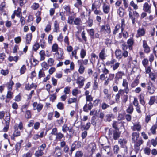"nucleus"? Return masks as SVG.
Masks as SVG:
<instances>
[{"mask_svg": "<svg viewBox=\"0 0 157 157\" xmlns=\"http://www.w3.org/2000/svg\"><path fill=\"white\" fill-rule=\"evenodd\" d=\"M117 13L121 17H123L124 15V9L121 7L119 8L117 10Z\"/></svg>", "mask_w": 157, "mask_h": 157, "instance_id": "b1692460", "label": "nucleus"}, {"mask_svg": "<svg viewBox=\"0 0 157 157\" xmlns=\"http://www.w3.org/2000/svg\"><path fill=\"white\" fill-rule=\"evenodd\" d=\"M80 55L81 58H84L86 55V51L83 49H82L81 50Z\"/></svg>", "mask_w": 157, "mask_h": 157, "instance_id": "de8ad7c7", "label": "nucleus"}, {"mask_svg": "<svg viewBox=\"0 0 157 157\" xmlns=\"http://www.w3.org/2000/svg\"><path fill=\"white\" fill-rule=\"evenodd\" d=\"M145 33V31L144 28H139L138 30V37L144 36Z\"/></svg>", "mask_w": 157, "mask_h": 157, "instance_id": "5701e85b", "label": "nucleus"}, {"mask_svg": "<svg viewBox=\"0 0 157 157\" xmlns=\"http://www.w3.org/2000/svg\"><path fill=\"white\" fill-rule=\"evenodd\" d=\"M120 28V25L119 24H117L114 28V30L113 31V35L115 36L116 33L118 32Z\"/></svg>", "mask_w": 157, "mask_h": 157, "instance_id": "bb28decb", "label": "nucleus"}, {"mask_svg": "<svg viewBox=\"0 0 157 157\" xmlns=\"http://www.w3.org/2000/svg\"><path fill=\"white\" fill-rule=\"evenodd\" d=\"M59 31V24L58 23L57 21L56 20L54 21L53 32H58Z\"/></svg>", "mask_w": 157, "mask_h": 157, "instance_id": "aec40b11", "label": "nucleus"}, {"mask_svg": "<svg viewBox=\"0 0 157 157\" xmlns=\"http://www.w3.org/2000/svg\"><path fill=\"white\" fill-rule=\"evenodd\" d=\"M83 153L81 151H78L76 152L75 155V157H82Z\"/></svg>", "mask_w": 157, "mask_h": 157, "instance_id": "e2e57ef3", "label": "nucleus"}, {"mask_svg": "<svg viewBox=\"0 0 157 157\" xmlns=\"http://www.w3.org/2000/svg\"><path fill=\"white\" fill-rule=\"evenodd\" d=\"M76 76L78 78L76 80V83L78 84V87L79 88H82L84 86V82L85 81L84 78L82 76L78 77V74L75 72L74 74L73 78L75 79V77Z\"/></svg>", "mask_w": 157, "mask_h": 157, "instance_id": "f257e3e1", "label": "nucleus"}, {"mask_svg": "<svg viewBox=\"0 0 157 157\" xmlns=\"http://www.w3.org/2000/svg\"><path fill=\"white\" fill-rule=\"evenodd\" d=\"M11 91V90H8L7 91L6 96L7 99L10 100L13 98V93Z\"/></svg>", "mask_w": 157, "mask_h": 157, "instance_id": "cd10ccee", "label": "nucleus"}, {"mask_svg": "<svg viewBox=\"0 0 157 157\" xmlns=\"http://www.w3.org/2000/svg\"><path fill=\"white\" fill-rule=\"evenodd\" d=\"M15 130L11 136V139L14 140H15V137L18 136L20 135V132L18 130L17 128L15 127Z\"/></svg>", "mask_w": 157, "mask_h": 157, "instance_id": "dca6fc26", "label": "nucleus"}, {"mask_svg": "<svg viewBox=\"0 0 157 157\" xmlns=\"http://www.w3.org/2000/svg\"><path fill=\"white\" fill-rule=\"evenodd\" d=\"M45 76V74L44 71L42 69H40L38 73V78H40Z\"/></svg>", "mask_w": 157, "mask_h": 157, "instance_id": "79ce46f5", "label": "nucleus"}, {"mask_svg": "<svg viewBox=\"0 0 157 157\" xmlns=\"http://www.w3.org/2000/svg\"><path fill=\"white\" fill-rule=\"evenodd\" d=\"M102 9L103 13L105 14H108L110 10V6L109 4L105 2V1L102 4Z\"/></svg>", "mask_w": 157, "mask_h": 157, "instance_id": "423d86ee", "label": "nucleus"}, {"mask_svg": "<svg viewBox=\"0 0 157 157\" xmlns=\"http://www.w3.org/2000/svg\"><path fill=\"white\" fill-rule=\"evenodd\" d=\"M120 65V63L119 62H117L115 63L114 64L111 65L110 67L112 68L113 70L115 71L117 69Z\"/></svg>", "mask_w": 157, "mask_h": 157, "instance_id": "e433bc0d", "label": "nucleus"}, {"mask_svg": "<svg viewBox=\"0 0 157 157\" xmlns=\"http://www.w3.org/2000/svg\"><path fill=\"white\" fill-rule=\"evenodd\" d=\"M112 41L111 40L107 38L105 40V43L107 47H110L112 43Z\"/></svg>", "mask_w": 157, "mask_h": 157, "instance_id": "13d9d810", "label": "nucleus"}, {"mask_svg": "<svg viewBox=\"0 0 157 157\" xmlns=\"http://www.w3.org/2000/svg\"><path fill=\"white\" fill-rule=\"evenodd\" d=\"M21 10V9L20 8L18 7L17 10L14 11V13L17 16L19 17H20V14Z\"/></svg>", "mask_w": 157, "mask_h": 157, "instance_id": "864d4df0", "label": "nucleus"}, {"mask_svg": "<svg viewBox=\"0 0 157 157\" xmlns=\"http://www.w3.org/2000/svg\"><path fill=\"white\" fill-rule=\"evenodd\" d=\"M37 87V86L34 84L32 83L31 84L29 85V83L26 84L25 85V88L26 90H29L31 89L34 88L36 89Z\"/></svg>", "mask_w": 157, "mask_h": 157, "instance_id": "f3484780", "label": "nucleus"}, {"mask_svg": "<svg viewBox=\"0 0 157 157\" xmlns=\"http://www.w3.org/2000/svg\"><path fill=\"white\" fill-rule=\"evenodd\" d=\"M144 94H142L140 96V103L143 105H144L145 104V101L144 100Z\"/></svg>", "mask_w": 157, "mask_h": 157, "instance_id": "4c0bfd02", "label": "nucleus"}, {"mask_svg": "<svg viewBox=\"0 0 157 157\" xmlns=\"http://www.w3.org/2000/svg\"><path fill=\"white\" fill-rule=\"evenodd\" d=\"M86 23L89 27H91L93 25V20L90 17L88 18V20L86 21Z\"/></svg>", "mask_w": 157, "mask_h": 157, "instance_id": "5fc2aeb1", "label": "nucleus"}, {"mask_svg": "<svg viewBox=\"0 0 157 157\" xmlns=\"http://www.w3.org/2000/svg\"><path fill=\"white\" fill-rule=\"evenodd\" d=\"M147 90L148 92L150 94H152L154 93L155 90V88L153 86L152 83L150 81H149L147 82Z\"/></svg>", "mask_w": 157, "mask_h": 157, "instance_id": "39448f33", "label": "nucleus"}, {"mask_svg": "<svg viewBox=\"0 0 157 157\" xmlns=\"http://www.w3.org/2000/svg\"><path fill=\"white\" fill-rule=\"evenodd\" d=\"M85 69V67L83 65L80 64V66L78 70V71L80 74H82L83 73Z\"/></svg>", "mask_w": 157, "mask_h": 157, "instance_id": "ea45409f", "label": "nucleus"}, {"mask_svg": "<svg viewBox=\"0 0 157 157\" xmlns=\"http://www.w3.org/2000/svg\"><path fill=\"white\" fill-rule=\"evenodd\" d=\"M132 142L134 143V146L136 149L137 147V132H133L132 134Z\"/></svg>", "mask_w": 157, "mask_h": 157, "instance_id": "0eeeda50", "label": "nucleus"}, {"mask_svg": "<svg viewBox=\"0 0 157 157\" xmlns=\"http://www.w3.org/2000/svg\"><path fill=\"white\" fill-rule=\"evenodd\" d=\"M125 75L124 72L122 71H119L117 72L115 74V82L117 84L118 83V82L119 79H121L122 77Z\"/></svg>", "mask_w": 157, "mask_h": 157, "instance_id": "20e7f679", "label": "nucleus"}, {"mask_svg": "<svg viewBox=\"0 0 157 157\" xmlns=\"http://www.w3.org/2000/svg\"><path fill=\"white\" fill-rule=\"evenodd\" d=\"M122 52L119 49L117 50L115 52V54L117 58L120 59L122 56Z\"/></svg>", "mask_w": 157, "mask_h": 157, "instance_id": "a211bd4d", "label": "nucleus"}, {"mask_svg": "<svg viewBox=\"0 0 157 157\" xmlns=\"http://www.w3.org/2000/svg\"><path fill=\"white\" fill-rule=\"evenodd\" d=\"M25 117L26 118L28 119L30 118L31 117V112L29 110H28L26 111Z\"/></svg>", "mask_w": 157, "mask_h": 157, "instance_id": "bf43d9fd", "label": "nucleus"}, {"mask_svg": "<svg viewBox=\"0 0 157 157\" xmlns=\"http://www.w3.org/2000/svg\"><path fill=\"white\" fill-rule=\"evenodd\" d=\"M133 111V108L132 105L130 104L129 106L126 110L127 113L132 114Z\"/></svg>", "mask_w": 157, "mask_h": 157, "instance_id": "c9c22d12", "label": "nucleus"}, {"mask_svg": "<svg viewBox=\"0 0 157 157\" xmlns=\"http://www.w3.org/2000/svg\"><path fill=\"white\" fill-rule=\"evenodd\" d=\"M26 70V66L25 65H23L21 67L20 70V72L21 74H23L25 72Z\"/></svg>", "mask_w": 157, "mask_h": 157, "instance_id": "69168bd1", "label": "nucleus"}, {"mask_svg": "<svg viewBox=\"0 0 157 157\" xmlns=\"http://www.w3.org/2000/svg\"><path fill=\"white\" fill-rule=\"evenodd\" d=\"M74 24L78 26L82 25V22L81 18L79 17L76 18L74 21Z\"/></svg>", "mask_w": 157, "mask_h": 157, "instance_id": "6ab92c4d", "label": "nucleus"}, {"mask_svg": "<svg viewBox=\"0 0 157 157\" xmlns=\"http://www.w3.org/2000/svg\"><path fill=\"white\" fill-rule=\"evenodd\" d=\"M74 17L73 16H70L68 17L67 23L70 24H72L74 23Z\"/></svg>", "mask_w": 157, "mask_h": 157, "instance_id": "3c124183", "label": "nucleus"}, {"mask_svg": "<svg viewBox=\"0 0 157 157\" xmlns=\"http://www.w3.org/2000/svg\"><path fill=\"white\" fill-rule=\"evenodd\" d=\"M127 44L130 50L132 49V46L133 45L134 43V40L132 38H130L128 39L127 41Z\"/></svg>", "mask_w": 157, "mask_h": 157, "instance_id": "c85d7f7f", "label": "nucleus"}, {"mask_svg": "<svg viewBox=\"0 0 157 157\" xmlns=\"http://www.w3.org/2000/svg\"><path fill=\"white\" fill-rule=\"evenodd\" d=\"M69 130V128L67 127V125L66 124H64L62 126V130L64 132H67V131Z\"/></svg>", "mask_w": 157, "mask_h": 157, "instance_id": "338daca9", "label": "nucleus"}, {"mask_svg": "<svg viewBox=\"0 0 157 157\" xmlns=\"http://www.w3.org/2000/svg\"><path fill=\"white\" fill-rule=\"evenodd\" d=\"M120 133L117 131H114L113 132V137L115 140H117L120 137Z\"/></svg>", "mask_w": 157, "mask_h": 157, "instance_id": "2f4dec72", "label": "nucleus"}, {"mask_svg": "<svg viewBox=\"0 0 157 157\" xmlns=\"http://www.w3.org/2000/svg\"><path fill=\"white\" fill-rule=\"evenodd\" d=\"M106 52L104 48L101 50L99 55V57L101 60H104L105 59L106 57L107 56Z\"/></svg>", "mask_w": 157, "mask_h": 157, "instance_id": "f8f14e48", "label": "nucleus"}, {"mask_svg": "<svg viewBox=\"0 0 157 157\" xmlns=\"http://www.w3.org/2000/svg\"><path fill=\"white\" fill-rule=\"evenodd\" d=\"M32 39V34H29L26 35V42L27 44H29Z\"/></svg>", "mask_w": 157, "mask_h": 157, "instance_id": "49530a36", "label": "nucleus"}, {"mask_svg": "<svg viewBox=\"0 0 157 157\" xmlns=\"http://www.w3.org/2000/svg\"><path fill=\"white\" fill-rule=\"evenodd\" d=\"M143 46L144 52L147 53H149L150 51V48L148 45L147 41L145 40L143 41Z\"/></svg>", "mask_w": 157, "mask_h": 157, "instance_id": "ddd939ff", "label": "nucleus"}, {"mask_svg": "<svg viewBox=\"0 0 157 157\" xmlns=\"http://www.w3.org/2000/svg\"><path fill=\"white\" fill-rule=\"evenodd\" d=\"M93 11L95 14L99 15H103V13L102 11L100 10H98L97 9H96Z\"/></svg>", "mask_w": 157, "mask_h": 157, "instance_id": "09e8293b", "label": "nucleus"}, {"mask_svg": "<svg viewBox=\"0 0 157 157\" xmlns=\"http://www.w3.org/2000/svg\"><path fill=\"white\" fill-rule=\"evenodd\" d=\"M39 6L38 3H34L31 6V8L34 10H36L39 7Z\"/></svg>", "mask_w": 157, "mask_h": 157, "instance_id": "4d7b16f0", "label": "nucleus"}, {"mask_svg": "<svg viewBox=\"0 0 157 157\" xmlns=\"http://www.w3.org/2000/svg\"><path fill=\"white\" fill-rule=\"evenodd\" d=\"M101 31L105 30V34L107 33L108 35H109L111 32L110 27L108 24H106L105 25H102L101 26Z\"/></svg>", "mask_w": 157, "mask_h": 157, "instance_id": "6e6552de", "label": "nucleus"}, {"mask_svg": "<svg viewBox=\"0 0 157 157\" xmlns=\"http://www.w3.org/2000/svg\"><path fill=\"white\" fill-rule=\"evenodd\" d=\"M118 143L122 147H124L127 141L125 139H120L118 141Z\"/></svg>", "mask_w": 157, "mask_h": 157, "instance_id": "393cba45", "label": "nucleus"}, {"mask_svg": "<svg viewBox=\"0 0 157 157\" xmlns=\"http://www.w3.org/2000/svg\"><path fill=\"white\" fill-rule=\"evenodd\" d=\"M22 140H21L20 142L17 143L15 145V149L16 151H18L21 148V143L23 142Z\"/></svg>", "mask_w": 157, "mask_h": 157, "instance_id": "f704fd0d", "label": "nucleus"}, {"mask_svg": "<svg viewBox=\"0 0 157 157\" xmlns=\"http://www.w3.org/2000/svg\"><path fill=\"white\" fill-rule=\"evenodd\" d=\"M14 85V82L12 80H10L8 84V90H12V86Z\"/></svg>", "mask_w": 157, "mask_h": 157, "instance_id": "6e6d98bb", "label": "nucleus"}, {"mask_svg": "<svg viewBox=\"0 0 157 157\" xmlns=\"http://www.w3.org/2000/svg\"><path fill=\"white\" fill-rule=\"evenodd\" d=\"M39 54L40 57V60H44L45 59V56L44 51V50L40 51L39 52Z\"/></svg>", "mask_w": 157, "mask_h": 157, "instance_id": "473e14b6", "label": "nucleus"}, {"mask_svg": "<svg viewBox=\"0 0 157 157\" xmlns=\"http://www.w3.org/2000/svg\"><path fill=\"white\" fill-rule=\"evenodd\" d=\"M57 107L58 109L62 110L64 108V104L62 102H59L57 105Z\"/></svg>", "mask_w": 157, "mask_h": 157, "instance_id": "052dcab7", "label": "nucleus"}, {"mask_svg": "<svg viewBox=\"0 0 157 157\" xmlns=\"http://www.w3.org/2000/svg\"><path fill=\"white\" fill-rule=\"evenodd\" d=\"M157 128V124H155L153 125L150 129V131L151 133L153 135H155L156 133V130Z\"/></svg>", "mask_w": 157, "mask_h": 157, "instance_id": "7c9ffc66", "label": "nucleus"}, {"mask_svg": "<svg viewBox=\"0 0 157 157\" xmlns=\"http://www.w3.org/2000/svg\"><path fill=\"white\" fill-rule=\"evenodd\" d=\"M125 24L124 19H122L121 20V26H120V28L121 29L122 32L124 31L125 28Z\"/></svg>", "mask_w": 157, "mask_h": 157, "instance_id": "a19ab883", "label": "nucleus"}, {"mask_svg": "<svg viewBox=\"0 0 157 157\" xmlns=\"http://www.w3.org/2000/svg\"><path fill=\"white\" fill-rule=\"evenodd\" d=\"M49 66L48 64H47L46 62H44L41 64V66L42 68L41 69L43 71L46 70L48 68Z\"/></svg>", "mask_w": 157, "mask_h": 157, "instance_id": "72a5a7b5", "label": "nucleus"}, {"mask_svg": "<svg viewBox=\"0 0 157 157\" xmlns=\"http://www.w3.org/2000/svg\"><path fill=\"white\" fill-rule=\"evenodd\" d=\"M128 83L126 79H123L122 83V86L125 87L123 90L125 92L126 94H127L129 92V88L128 87Z\"/></svg>", "mask_w": 157, "mask_h": 157, "instance_id": "2eb2a0df", "label": "nucleus"}, {"mask_svg": "<svg viewBox=\"0 0 157 157\" xmlns=\"http://www.w3.org/2000/svg\"><path fill=\"white\" fill-rule=\"evenodd\" d=\"M151 4H149L147 2H145L143 6V10L144 11L150 13L151 12Z\"/></svg>", "mask_w": 157, "mask_h": 157, "instance_id": "9b49d317", "label": "nucleus"}, {"mask_svg": "<svg viewBox=\"0 0 157 157\" xmlns=\"http://www.w3.org/2000/svg\"><path fill=\"white\" fill-rule=\"evenodd\" d=\"M33 109L37 110L38 112H40L42 109L43 105L41 104H38L37 102H34L33 104Z\"/></svg>", "mask_w": 157, "mask_h": 157, "instance_id": "1a4fd4ad", "label": "nucleus"}, {"mask_svg": "<svg viewBox=\"0 0 157 157\" xmlns=\"http://www.w3.org/2000/svg\"><path fill=\"white\" fill-rule=\"evenodd\" d=\"M55 56L58 61L62 60L64 58V54L63 49L59 48L58 51L55 54Z\"/></svg>", "mask_w": 157, "mask_h": 157, "instance_id": "f03ea898", "label": "nucleus"}, {"mask_svg": "<svg viewBox=\"0 0 157 157\" xmlns=\"http://www.w3.org/2000/svg\"><path fill=\"white\" fill-rule=\"evenodd\" d=\"M54 59L52 58H49L48 60V65L49 66H52L53 65L54 62Z\"/></svg>", "mask_w": 157, "mask_h": 157, "instance_id": "a18cd8bd", "label": "nucleus"}, {"mask_svg": "<svg viewBox=\"0 0 157 157\" xmlns=\"http://www.w3.org/2000/svg\"><path fill=\"white\" fill-rule=\"evenodd\" d=\"M124 91L123 90L120 89L118 90V93L116 95L115 100L117 102L119 101L120 96H123L125 93Z\"/></svg>", "mask_w": 157, "mask_h": 157, "instance_id": "4468645a", "label": "nucleus"}, {"mask_svg": "<svg viewBox=\"0 0 157 157\" xmlns=\"http://www.w3.org/2000/svg\"><path fill=\"white\" fill-rule=\"evenodd\" d=\"M95 148L96 146L94 143H90L89 145L88 149L89 150H90L91 151L92 154L94 152Z\"/></svg>", "mask_w": 157, "mask_h": 157, "instance_id": "412c9836", "label": "nucleus"}, {"mask_svg": "<svg viewBox=\"0 0 157 157\" xmlns=\"http://www.w3.org/2000/svg\"><path fill=\"white\" fill-rule=\"evenodd\" d=\"M88 60L87 59H85L84 60H79L78 61V63L79 64L86 65L88 63Z\"/></svg>", "mask_w": 157, "mask_h": 157, "instance_id": "58836bf2", "label": "nucleus"}, {"mask_svg": "<svg viewBox=\"0 0 157 157\" xmlns=\"http://www.w3.org/2000/svg\"><path fill=\"white\" fill-rule=\"evenodd\" d=\"M87 32L90 36L91 38H92L94 34V31L93 29H90L88 30Z\"/></svg>", "mask_w": 157, "mask_h": 157, "instance_id": "8fccbe9b", "label": "nucleus"}, {"mask_svg": "<svg viewBox=\"0 0 157 157\" xmlns=\"http://www.w3.org/2000/svg\"><path fill=\"white\" fill-rule=\"evenodd\" d=\"M77 98H70L68 99V104H71L72 103H75L77 101Z\"/></svg>", "mask_w": 157, "mask_h": 157, "instance_id": "c03bdc74", "label": "nucleus"}, {"mask_svg": "<svg viewBox=\"0 0 157 157\" xmlns=\"http://www.w3.org/2000/svg\"><path fill=\"white\" fill-rule=\"evenodd\" d=\"M90 123L88 122L86 123V125H82L81 128L82 130H88L89 129L90 126Z\"/></svg>", "mask_w": 157, "mask_h": 157, "instance_id": "c756f323", "label": "nucleus"}, {"mask_svg": "<svg viewBox=\"0 0 157 157\" xmlns=\"http://www.w3.org/2000/svg\"><path fill=\"white\" fill-rule=\"evenodd\" d=\"M59 48L58 44L56 43L54 44L52 47V50L53 52H56L58 51Z\"/></svg>", "mask_w": 157, "mask_h": 157, "instance_id": "a878e982", "label": "nucleus"}, {"mask_svg": "<svg viewBox=\"0 0 157 157\" xmlns=\"http://www.w3.org/2000/svg\"><path fill=\"white\" fill-rule=\"evenodd\" d=\"M155 97L153 96L150 97L149 102V104L150 105H152L153 104L155 101Z\"/></svg>", "mask_w": 157, "mask_h": 157, "instance_id": "603ef678", "label": "nucleus"}, {"mask_svg": "<svg viewBox=\"0 0 157 157\" xmlns=\"http://www.w3.org/2000/svg\"><path fill=\"white\" fill-rule=\"evenodd\" d=\"M56 136V139L59 140H60L64 137L63 134L60 132L57 133Z\"/></svg>", "mask_w": 157, "mask_h": 157, "instance_id": "37998d69", "label": "nucleus"}, {"mask_svg": "<svg viewBox=\"0 0 157 157\" xmlns=\"http://www.w3.org/2000/svg\"><path fill=\"white\" fill-rule=\"evenodd\" d=\"M93 107V104L91 102H87L83 108L84 111L88 112L89 110H90Z\"/></svg>", "mask_w": 157, "mask_h": 157, "instance_id": "9d476101", "label": "nucleus"}, {"mask_svg": "<svg viewBox=\"0 0 157 157\" xmlns=\"http://www.w3.org/2000/svg\"><path fill=\"white\" fill-rule=\"evenodd\" d=\"M21 100V96L20 94L16 96L15 97L14 100L16 101L19 102Z\"/></svg>", "mask_w": 157, "mask_h": 157, "instance_id": "0e129e2a", "label": "nucleus"}, {"mask_svg": "<svg viewBox=\"0 0 157 157\" xmlns=\"http://www.w3.org/2000/svg\"><path fill=\"white\" fill-rule=\"evenodd\" d=\"M95 120V117L94 116H93L92 117L91 120V124L95 126H96V122Z\"/></svg>", "mask_w": 157, "mask_h": 157, "instance_id": "680f3d73", "label": "nucleus"}, {"mask_svg": "<svg viewBox=\"0 0 157 157\" xmlns=\"http://www.w3.org/2000/svg\"><path fill=\"white\" fill-rule=\"evenodd\" d=\"M105 118L107 121L110 122L112 119L114 118V116L113 114L110 113L106 115Z\"/></svg>", "mask_w": 157, "mask_h": 157, "instance_id": "4be33fe9", "label": "nucleus"}, {"mask_svg": "<svg viewBox=\"0 0 157 157\" xmlns=\"http://www.w3.org/2000/svg\"><path fill=\"white\" fill-rule=\"evenodd\" d=\"M46 146V144L44 143L39 147L38 148V150L36 151L35 154V156L37 157H39L40 156H42L44 154L43 151L44 150Z\"/></svg>", "mask_w": 157, "mask_h": 157, "instance_id": "7ed1b4c3", "label": "nucleus"}, {"mask_svg": "<svg viewBox=\"0 0 157 157\" xmlns=\"http://www.w3.org/2000/svg\"><path fill=\"white\" fill-rule=\"evenodd\" d=\"M149 76L151 78L152 80L155 81L156 79V77L155 74L151 73L149 74Z\"/></svg>", "mask_w": 157, "mask_h": 157, "instance_id": "774afa93", "label": "nucleus"}]
</instances>
